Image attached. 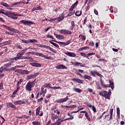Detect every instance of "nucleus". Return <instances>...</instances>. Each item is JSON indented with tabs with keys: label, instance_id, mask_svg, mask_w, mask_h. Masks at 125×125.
Instances as JSON below:
<instances>
[{
	"label": "nucleus",
	"instance_id": "aec40b11",
	"mask_svg": "<svg viewBox=\"0 0 125 125\" xmlns=\"http://www.w3.org/2000/svg\"><path fill=\"white\" fill-rule=\"evenodd\" d=\"M54 35L56 36V38L58 39L59 40H64V36H63V35H57L55 34V33H54Z\"/></svg>",
	"mask_w": 125,
	"mask_h": 125
},
{
	"label": "nucleus",
	"instance_id": "39448f33",
	"mask_svg": "<svg viewBox=\"0 0 125 125\" xmlns=\"http://www.w3.org/2000/svg\"><path fill=\"white\" fill-rule=\"evenodd\" d=\"M20 22L21 24H24V25H27V26H31V25H33V24H35V23L32 21L24 20L20 21Z\"/></svg>",
	"mask_w": 125,
	"mask_h": 125
},
{
	"label": "nucleus",
	"instance_id": "a878e982",
	"mask_svg": "<svg viewBox=\"0 0 125 125\" xmlns=\"http://www.w3.org/2000/svg\"><path fill=\"white\" fill-rule=\"evenodd\" d=\"M42 89V92L41 93V95H42V94H43V96H44V94H45V93H46V88L44 89V88H43V87H42L41 88Z\"/></svg>",
	"mask_w": 125,
	"mask_h": 125
},
{
	"label": "nucleus",
	"instance_id": "864d4df0",
	"mask_svg": "<svg viewBox=\"0 0 125 125\" xmlns=\"http://www.w3.org/2000/svg\"><path fill=\"white\" fill-rule=\"evenodd\" d=\"M23 82V79H21L17 82V85H19L20 84H21L22 82Z\"/></svg>",
	"mask_w": 125,
	"mask_h": 125
},
{
	"label": "nucleus",
	"instance_id": "412c9836",
	"mask_svg": "<svg viewBox=\"0 0 125 125\" xmlns=\"http://www.w3.org/2000/svg\"><path fill=\"white\" fill-rule=\"evenodd\" d=\"M109 116H110L109 117ZM112 118H113V114H110V115L109 114L105 115V119H106L107 121H111V120L113 119Z\"/></svg>",
	"mask_w": 125,
	"mask_h": 125
},
{
	"label": "nucleus",
	"instance_id": "37998d69",
	"mask_svg": "<svg viewBox=\"0 0 125 125\" xmlns=\"http://www.w3.org/2000/svg\"><path fill=\"white\" fill-rule=\"evenodd\" d=\"M32 125H41V123L38 121H34L32 122Z\"/></svg>",
	"mask_w": 125,
	"mask_h": 125
},
{
	"label": "nucleus",
	"instance_id": "e433bc0d",
	"mask_svg": "<svg viewBox=\"0 0 125 125\" xmlns=\"http://www.w3.org/2000/svg\"><path fill=\"white\" fill-rule=\"evenodd\" d=\"M82 11H81L80 12L79 11H77L75 13V15L76 16H77V17L81 16V15H82Z\"/></svg>",
	"mask_w": 125,
	"mask_h": 125
},
{
	"label": "nucleus",
	"instance_id": "f257e3e1",
	"mask_svg": "<svg viewBox=\"0 0 125 125\" xmlns=\"http://www.w3.org/2000/svg\"><path fill=\"white\" fill-rule=\"evenodd\" d=\"M0 14H3L4 15H5V16H7L9 18H11L12 19H14V20H16L17 19H18V16H21L20 15H18V14H15L14 13L5 11L4 9L0 10Z\"/></svg>",
	"mask_w": 125,
	"mask_h": 125
},
{
	"label": "nucleus",
	"instance_id": "c85d7f7f",
	"mask_svg": "<svg viewBox=\"0 0 125 125\" xmlns=\"http://www.w3.org/2000/svg\"><path fill=\"white\" fill-rule=\"evenodd\" d=\"M109 87H111L112 89H114L115 87H114V83H113L111 80H109Z\"/></svg>",
	"mask_w": 125,
	"mask_h": 125
},
{
	"label": "nucleus",
	"instance_id": "603ef678",
	"mask_svg": "<svg viewBox=\"0 0 125 125\" xmlns=\"http://www.w3.org/2000/svg\"><path fill=\"white\" fill-rule=\"evenodd\" d=\"M16 47L17 48H19V49H23V47H22V46L20 44H17L16 45Z\"/></svg>",
	"mask_w": 125,
	"mask_h": 125
},
{
	"label": "nucleus",
	"instance_id": "5fc2aeb1",
	"mask_svg": "<svg viewBox=\"0 0 125 125\" xmlns=\"http://www.w3.org/2000/svg\"><path fill=\"white\" fill-rule=\"evenodd\" d=\"M72 15H74V13H72V12H70L68 14H67L66 17H70V16H72Z\"/></svg>",
	"mask_w": 125,
	"mask_h": 125
},
{
	"label": "nucleus",
	"instance_id": "49530a36",
	"mask_svg": "<svg viewBox=\"0 0 125 125\" xmlns=\"http://www.w3.org/2000/svg\"><path fill=\"white\" fill-rule=\"evenodd\" d=\"M117 114L118 116V118L120 119V108H117Z\"/></svg>",
	"mask_w": 125,
	"mask_h": 125
},
{
	"label": "nucleus",
	"instance_id": "4468645a",
	"mask_svg": "<svg viewBox=\"0 0 125 125\" xmlns=\"http://www.w3.org/2000/svg\"><path fill=\"white\" fill-rule=\"evenodd\" d=\"M14 105H22V104H26V102L24 101L19 100L14 103Z\"/></svg>",
	"mask_w": 125,
	"mask_h": 125
},
{
	"label": "nucleus",
	"instance_id": "bb28decb",
	"mask_svg": "<svg viewBox=\"0 0 125 125\" xmlns=\"http://www.w3.org/2000/svg\"><path fill=\"white\" fill-rule=\"evenodd\" d=\"M83 78L86 79V80H88V81H92V78L90 76H89L88 75L85 74L83 75Z\"/></svg>",
	"mask_w": 125,
	"mask_h": 125
},
{
	"label": "nucleus",
	"instance_id": "423d86ee",
	"mask_svg": "<svg viewBox=\"0 0 125 125\" xmlns=\"http://www.w3.org/2000/svg\"><path fill=\"white\" fill-rule=\"evenodd\" d=\"M29 62H32L30 63V65L31 66H32V67H42V64L38 62H36V61H29Z\"/></svg>",
	"mask_w": 125,
	"mask_h": 125
},
{
	"label": "nucleus",
	"instance_id": "c9c22d12",
	"mask_svg": "<svg viewBox=\"0 0 125 125\" xmlns=\"http://www.w3.org/2000/svg\"><path fill=\"white\" fill-rule=\"evenodd\" d=\"M81 37L82 41H85V40L86 39V37L84 35H83L81 34L79 36V38H81Z\"/></svg>",
	"mask_w": 125,
	"mask_h": 125
},
{
	"label": "nucleus",
	"instance_id": "6e6d98bb",
	"mask_svg": "<svg viewBox=\"0 0 125 125\" xmlns=\"http://www.w3.org/2000/svg\"><path fill=\"white\" fill-rule=\"evenodd\" d=\"M16 93H17L14 91L13 92V94L12 95H11L10 97H11V98H14V97H15V96H16V95H15Z\"/></svg>",
	"mask_w": 125,
	"mask_h": 125
},
{
	"label": "nucleus",
	"instance_id": "052dcab7",
	"mask_svg": "<svg viewBox=\"0 0 125 125\" xmlns=\"http://www.w3.org/2000/svg\"><path fill=\"white\" fill-rule=\"evenodd\" d=\"M71 43V41H67L66 42H64V45L66 46V45H69Z\"/></svg>",
	"mask_w": 125,
	"mask_h": 125
},
{
	"label": "nucleus",
	"instance_id": "2eb2a0df",
	"mask_svg": "<svg viewBox=\"0 0 125 125\" xmlns=\"http://www.w3.org/2000/svg\"><path fill=\"white\" fill-rule=\"evenodd\" d=\"M62 122H65L64 120L59 118L56 122L54 123L55 125H61L62 124Z\"/></svg>",
	"mask_w": 125,
	"mask_h": 125
},
{
	"label": "nucleus",
	"instance_id": "79ce46f5",
	"mask_svg": "<svg viewBox=\"0 0 125 125\" xmlns=\"http://www.w3.org/2000/svg\"><path fill=\"white\" fill-rule=\"evenodd\" d=\"M71 63L74 66H80V62H71Z\"/></svg>",
	"mask_w": 125,
	"mask_h": 125
},
{
	"label": "nucleus",
	"instance_id": "20e7f679",
	"mask_svg": "<svg viewBox=\"0 0 125 125\" xmlns=\"http://www.w3.org/2000/svg\"><path fill=\"white\" fill-rule=\"evenodd\" d=\"M2 26H3L5 29H6V30H8V31H10V32H12L13 33H16L17 34H19V33H20V31L16 30L13 27H11L10 26H7L4 24H3Z\"/></svg>",
	"mask_w": 125,
	"mask_h": 125
},
{
	"label": "nucleus",
	"instance_id": "f704fd0d",
	"mask_svg": "<svg viewBox=\"0 0 125 125\" xmlns=\"http://www.w3.org/2000/svg\"><path fill=\"white\" fill-rule=\"evenodd\" d=\"M64 19V16H60L59 17L57 18L58 22H61L62 20Z\"/></svg>",
	"mask_w": 125,
	"mask_h": 125
},
{
	"label": "nucleus",
	"instance_id": "4d7b16f0",
	"mask_svg": "<svg viewBox=\"0 0 125 125\" xmlns=\"http://www.w3.org/2000/svg\"><path fill=\"white\" fill-rule=\"evenodd\" d=\"M46 37L48 39H52V40H54L55 39L52 35H50L49 34H47Z\"/></svg>",
	"mask_w": 125,
	"mask_h": 125
},
{
	"label": "nucleus",
	"instance_id": "72a5a7b5",
	"mask_svg": "<svg viewBox=\"0 0 125 125\" xmlns=\"http://www.w3.org/2000/svg\"><path fill=\"white\" fill-rule=\"evenodd\" d=\"M30 73V71H28V70H22V72L21 73V75H28Z\"/></svg>",
	"mask_w": 125,
	"mask_h": 125
},
{
	"label": "nucleus",
	"instance_id": "b1692460",
	"mask_svg": "<svg viewBox=\"0 0 125 125\" xmlns=\"http://www.w3.org/2000/svg\"><path fill=\"white\" fill-rule=\"evenodd\" d=\"M57 119H59V115L53 113L52 114V120H57Z\"/></svg>",
	"mask_w": 125,
	"mask_h": 125
},
{
	"label": "nucleus",
	"instance_id": "cd10ccee",
	"mask_svg": "<svg viewBox=\"0 0 125 125\" xmlns=\"http://www.w3.org/2000/svg\"><path fill=\"white\" fill-rule=\"evenodd\" d=\"M56 68L57 69H67V67L65 65L62 64L57 66Z\"/></svg>",
	"mask_w": 125,
	"mask_h": 125
},
{
	"label": "nucleus",
	"instance_id": "473e14b6",
	"mask_svg": "<svg viewBox=\"0 0 125 125\" xmlns=\"http://www.w3.org/2000/svg\"><path fill=\"white\" fill-rule=\"evenodd\" d=\"M52 42H57V43H59L60 45L62 44L63 46H65V42H57L55 40H52Z\"/></svg>",
	"mask_w": 125,
	"mask_h": 125
},
{
	"label": "nucleus",
	"instance_id": "8fccbe9b",
	"mask_svg": "<svg viewBox=\"0 0 125 125\" xmlns=\"http://www.w3.org/2000/svg\"><path fill=\"white\" fill-rule=\"evenodd\" d=\"M34 8L35 10H42V8L41 6H39L38 7H34Z\"/></svg>",
	"mask_w": 125,
	"mask_h": 125
},
{
	"label": "nucleus",
	"instance_id": "69168bd1",
	"mask_svg": "<svg viewBox=\"0 0 125 125\" xmlns=\"http://www.w3.org/2000/svg\"><path fill=\"white\" fill-rule=\"evenodd\" d=\"M5 69H6V67H3L2 66L0 68V73H2V71H3V70H5Z\"/></svg>",
	"mask_w": 125,
	"mask_h": 125
},
{
	"label": "nucleus",
	"instance_id": "4be33fe9",
	"mask_svg": "<svg viewBox=\"0 0 125 125\" xmlns=\"http://www.w3.org/2000/svg\"><path fill=\"white\" fill-rule=\"evenodd\" d=\"M22 56L19 53H18L17 55V57H15L16 61L21 60Z\"/></svg>",
	"mask_w": 125,
	"mask_h": 125
},
{
	"label": "nucleus",
	"instance_id": "de8ad7c7",
	"mask_svg": "<svg viewBox=\"0 0 125 125\" xmlns=\"http://www.w3.org/2000/svg\"><path fill=\"white\" fill-rule=\"evenodd\" d=\"M22 71L23 70H21V69H17L15 70V72H17V73H19V74H22Z\"/></svg>",
	"mask_w": 125,
	"mask_h": 125
},
{
	"label": "nucleus",
	"instance_id": "09e8293b",
	"mask_svg": "<svg viewBox=\"0 0 125 125\" xmlns=\"http://www.w3.org/2000/svg\"><path fill=\"white\" fill-rule=\"evenodd\" d=\"M79 4V1H77L75 3H74L71 6L73 8H75L77 5Z\"/></svg>",
	"mask_w": 125,
	"mask_h": 125
},
{
	"label": "nucleus",
	"instance_id": "7c9ffc66",
	"mask_svg": "<svg viewBox=\"0 0 125 125\" xmlns=\"http://www.w3.org/2000/svg\"><path fill=\"white\" fill-rule=\"evenodd\" d=\"M11 42H12V41L9 40L8 41L4 42L3 43L4 45H8V44H10Z\"/></svg>",
	"mask_w": 125,
	"mask_h": 125
},
{
	"label": "nucleus",
	"instance_id": "ddd939ff",
	"mask_svg": "<svg viewBox=\"0 0 125 125\" xmlns=\"http://www.w3.org/2000/svg\"><path fill=\"white\" fill-rule=\"evenodd\" d=\"M6 106L7 107H8V108H12V109H16V106L12 103L8 102L6 103Z\"/></svg>",
	"mask_w": 125,
	"mask_h": 125
},
{
	"label": "nucleus",
	"instance_id": "393cba45",
	"mask_svg": "<svg viewBox=\"0 0 125 125\" xmlns=\"http://www.w3.org/2000/svg\"><path fill=\"white\" fill-rule=\"evenodd\" d=\"M73 90L74 91H75L76 92H78V93H81V92H82V91H83V90L79 88H77V87H74L73 88Z\"/></svg>",
	"mask_w": 125,
	"mask_h": 125
},
{
	"label": "nucleus",
	"instance_id": "f03ea898",
	"mask_svg": "<svg viewBox=\"0 0 125 125\" xmlns=\"http://www.w3.org/2000/svg\"><path fill=\"white\" fill-rule=\"evenodd\" d=\"M111 94L112 92L111 91V90H109L108 92L104 90L99 92V95H101V96H103V97H104L105 99H108V100H110V97Z\"/></svg>",
	"mask_w": 125,
	"mask_h": 125
},
{
	"label": "nucleus",
	"instance_id": "4c0bfd02",
	"mask_svg": "<svg viewBox=\"0 0 125 125\" xmlns=\"http://www.w3.org/2000/svg\"><path fill=\"white\" fill-rule=\"evenodd\" d=\"M17 68H20V65H16L11 68V71H15Z\"/></svg>",
	"mask_w": 125,
	"mask_h": 125
},
{
	"label": "nucleus",
	"instance_id": "ea45409f",
	"mask_svg": "<svg viewBox=\"0 0 125 125\" xmlns=\"http://www.w3.org/2000/svg\"><path fill=\"white\" fill-rule=\"evenodd\" d=\"M85 117L86 118L88 122H90V117H89V115L87 112H86L85 114Z\"/></svg>",
	"mask_w": 125,
	"mask_h": 125
},
{
	"label": "nucleus",
	"instance_id": "58836bf2",
	"mask_svg": "<svg viewBox=\"0 0 125 125\" xmlns=\"http://www.w3.org/2000/svg\"><path fill=\"white\" fill-rule=\"evenodd\" d=\"M28 42H29V43H30V42L31 43H33V42H38V41L37 40H35V39L28 40Z\"/></svg>",
	"mask_w": 125,
	"mask_h": 125
},
{
	"label": "nucleus",
	"instance_id": "13d9d810",
	"mask_svg": "<svg viewBox=\"0 0 125 125\" xmlns=\"http://www.w3.org/2000/svg\"><path fill=\"white\" fill-rule=\"evenodd\" d=\"M89 45L92 47L94 46V42H93V41L90 42L89 43Z\"/></svg>",
	"mask_w": 125,
	"mask_h": 125
},
{
	"label": "nucleus",
	"instance_id": "680f3d73",
	"mask_svg": "<svg viewBox=\"0 0 125 125\" xmlns=\"http://www.w3.org/2000/svg\"><path fill=\"white\" fill-rule=\"evenodd\" d=\"M20 88H21L20 85H17V88L16 90H15V91L16 92L18 93V91H19V90H20Z\"/></svg>",
	"mask_w": 125,
	"mask_h": 125
},
{
	"label": "nucleus",
	"instance_id": "c03bdc74",
	"mask_svg": "<svg viewBox=\"0 0 125 125\" xmlns=\"http://www.w3.org/2000/svg\"><path fill=\"white\" fill-rule=\"evenodd\" d=\"M69 117H69L66 119H64V121H65H65H69L70 120H74V116L70 115Z\"/></svg>",
	"mask_w": 125,
	"mask_h": 125
},
{
	"label": "nucleus",
	"instance_id": "a211bd4d",
	"mask_svg": "<svg viewBox=\"0 0 125 125\" xmlns=\"http://www.w3.org/2000/svg\"><path fill=\"white\" fill-rule=\"evenodd\" d=\"M71 26L70 27L69 30L70 31H73L74 28H76V24H75V21H72L70 23Z\"/></svg>",
	"mask_w": 125,
	"mask_h": 125
},
{
	"label": "nucleus",
	"instance_id": "1a4fd4ad",
	"mask_svg": "<svg viewBox=\"0 0 125 125\" xmlns=\"http://www.w3.org/2000/svg\"><path fill=\"white\" fill-rule=\"evenodd\" d=\"M36 116H40V117H42L43 116V112L42 111H41V106H39L36 109Z\"/></svg>",
	"mask_w": 125,
	"mask_h": 125
},
{
	"label": "nucleus",
	"instance_id": "6ab92c4d",
	"mask_svg": "<svg viewBox=\"0 0 125 125\" xmlns=\"http://www.w3.org/2000/svg\"><path fill=\"white\" fill-rule=\"evenodd\" d=\"M13 63H14V62L12 61L10 62L7 63L3 65V67L4 68H8V67H10V66H11V65H12Z\"/></svg>",
	"mask_w": 125,
	"mask_h": 125
},
{
	"label": "nucleus",
	"instance_id": "6e6552de",
	"mask_svg": "<svg viewBox=\"0 0 125 125\" xmlns=\"http://www.w3.org/2000/svg\"><path fill=\"white\" fill-rule=\"evenodd\" d=\"M69 100V98L67 96L64 98H62V99H59L58 100H57L56 101H55V102H56L57 103H64V102H67V100Z\"/></svg>",
	"mask_w": 125,
	"mask_h": 125
},
{
	"label": "nucleus",
	"instance_id": "5701e85b",
	"mask_svg": "<svg viewBox=\"0 0 125 125\" xmlns=\"http://www.w3.org/2000/svg\"><path fill=\"white\" fill-rule=\"evenodd\" d=\"M35 55L37 56H40V57H46V55H44L42 53H39V52H36L35 53Z\"/></svg>",
	"mask_w": 125,
	"mask_h": 125
},
{
	"label": "nucleus",
	"instance_id": "9d476101",
	"mask_svg": "<svg viewBox=\"0 0 125 125\" xmlns=\"http://www.w3.org/2000/svg\"><path fill=\"white\" fill-rule=\"evenodd\" d=\"M90 73L91 74V75L93 76V77H95L96 76V75H97V76H98V77H100L101 78H102L103 77L102 75L100 74L96 70H94V71L91 70L90 71Z\"/></svg>",
	"mask_w": 125,
	"mask_h": 125
},
{
	"label": "nucleus",
	"instance_id": "0e129e2a",
	"mask_svg": "<svg viewBox=\"0 0 125 125\" xmlns=\"http://www.w3.org/2000/svg\"><path fill=\"white\" fill-rule=\"evenodd\" d=\"M22 3L21 1H19L17 2H14V5H18L19 4H21V3Z\"/></svg>",
	"mask_w": 125,
	"mask_h": 125
},
{
	"label": "nucleus",
	"instance_id": "3c124183",
	"mask_svg": "<svg viewBox=\"0 0 125 125\" xmlns=\"http://www.w3.org/2000/svg\"><path fill=\"white\" fill-rule=\"evenodd\" d=\"M57 20V18H51L50 20H48L49 22H53L54 21H56Z\"/></svg>",
	"mask_w": 125,
	"mask_h": 125
},
{
	"label": "nucleus",
	"instance_id": "9b49d317",
	"mask_svg": "<svg viewBox=\"0 0 125 125\" xmlns=\"http://www.w3.org/2000/svg\"><path fill=\"white\" fill-rule=\"evenodd\" d=\"M39 75H40V73L37 72L34 74L28 75L27 76V78L28 80H32L33 79H35V78H37V77H38V76H39Z\"/></svg>",
	"mask_w": 125,
	"mask_h": 125
},
{
	"label": "nucleus",
	"instance_id": "774afa93",
	"mask_svg": "<svg viewBox=\"0 0 125 125\" xmlns=\"http://www.w3.org/2000/svg\"><path fill=\"white\" fill-rule=\"evenodd\" d=\"M92 109L94 113H96V108L95 107V106H94V105H93Z\"/></svg>",
	"mask_w": 125,
	"mask_h": 125
},
{
	"label": "nucleus",
	"instance_id": "2f4dec72",
	"mask_svg": "<svg viewBox=\"0 0 125 125\" xmlns=\"http://www.w3.org/2000/svg\"><path fill=\"white\" fill-rule=\"evenodd\" d=\"M90 48V47H89V46H85V47H81L79 49V50L80 51H83V50H85V49H89Z\"/></svg>",
	"mask_w": 125,
	"mask_h": 125
},
{
	"label": "nucleus",
	"instance_id": "bf43d9fd",
	"mask_svg": "<svg viewBox=\"0 0 125 125\" xmlns=\"http://www.w3.org/2000/svg\"><path fill=\"white\" fill-rule=\"evenodd\" d=\"M21 41L23 43H29V40H21Z\"/></svg>",
	"mask_w": 125,
	"mask_h": 125
},
{
	"label": "nucleus",
	"instance_id": "f3484780",
	"mask_svg": "<svg viewBox=\"0 0 125 125\" xmlns=\"http://www.w3.org/2000/svg\"><path fill=\"white\" fill-rule=\"evenodd\" d=\"M64 54H66V55H67L68 56H70V57H75L76 56V54L68 51L64 53Z\"/></svg>",
	"mask_w": 125,
	"mask_h": 125
},
{
	"label": "nucleus",
	"instance_id": "c756f323",
	"mask_svg": "<svg viewBox=\"0 0 125 125\" xmlns=\"http://www.w3.org/2000/svg\"><path fill=\"white\" fill-rule=\"evenodd\" d=\"M27 50H28V48H25L24 49L22 50L21 52H19V53H20L21 55L22 56H23V55L25 54V53L26 52V51H27Z\"/></svg>",
	"mask_w": 125,
	"mask_h": 125
},
{
	"label": "nucleus",
	"instance_id": "0eeeda50",
	"mask_svg": "<svg viewBox=\"0 0 125 125\" xmlns=\"http://www.w3.org/2000/svg\"><path fill=\"white\" fill-rule=\"evenodd\" d=\"M61 34H64V35H72V32L71 31H69L67 29H61L59 31Z\"/></svg>",
	"mask_w": 125,
	"mask_h": 125
},
{
	"label": "nucleus",
	"instance_id": "e2e57ef3",
	"mask_svg": "<svg viewBox=\"0 0 125 125\" xmlns=\"http://www.w3.org/2000/svg\"><path fill=\"white\" fill-rule=\"evenodd\" d=\"M87 54L88 57L89 56H92V55H95V53H89Z\"/></svg>",
	"mask_w": 125,
	"mask_h": 125
},
{
	"label": "nucleus",
	"instance_id": "a19ab883",
	"mask_svg": "<svg viewBox=\"0 0 125 125\" xmlns=\"http://www.w3.org/2000/svg\"><path fill=\"white\" fill-rule=\"evenodd\" d=\"M54 112L57 114L58 116L60 115V110L58 109H55Z\"/></svg>",
	"mask_w": 125,
	"mask_h": 125
},
{
	"label": "nucleus",
	"instance_id": "7ed1b4c3",
	"mask_svg": "<svg viewBox=\"0 0 125 125\" xmlns=\"http://www.w3.org/2000/svg\"><path fill=\"white\" fill-rule=\"evenodd\" d=\"M36 83H37L36 82V79L32 82L29 81L26 85V90H27V91H32V88L35 86Z\"/></svg>",
	"mask_w": 125,
	"mask_h": 125
},
{
	"label": "nucleus",
	"instance_id": "f8f14e48",
	"mask_svg": "<svg viewBox=\"0 0 125 125\" xmlns=\"http://www.w3.org/2000/svg\"><path fill=\"white\" fill-rule=\"evenodd\" d=\"M72 82H75V83H83V80H82L79 78H73L72 79Z\"/></svg>",
	"mask_w": 125,
	"mask_h": 125
},
{
	"label": "nucleus",
	"instance_id": "338daca9",
	"mask_svg": "<svg viewBox=\"0 0 125 125\" xmlns=\"http://www.w3.org/2000/svg\"><path fill=\"white\" fill-rule=\"evenodd\" d=\"M0 89H3V84L2 82L0 83Z\"/></svg>",
	"mask_w": 125,
	"mask_h": 125
},
{
	"label": "nucleus",
	"instance_id": "dca6fc26",
	"mask_svg": "<svg viewBox=\"0 0 125 125\" xmlns=\"http://www.w3.org/2000/svg\"><path fill=\"white\" fill-rule=\"evenodd\" d=\"M43 48H46L47 49H49V50H51V51H52L54 52V53H56V51L55 50L53 49V48H51L49 46H47L46 45H43Z\"/></svg>",
	"mask_w": 125,
	"mask_h": 125
},
{
	"label": "nucleus",
	"instance_id": "a18cd8bd",
	"mask_svg": "<svg viewBox=\"0 0 125 125\" xmlns=\"http://www.w3.org/2000/svg\"><path fill=\"white\" fill-rule=\"evenodd\" d=\"M1 5H2L3 6H4L5 7H7V6H8V4L4 2H2L0 3Z\"/></svg>",
	"mask_w": 125,
	"mask_h": 125
}]
</instances>
